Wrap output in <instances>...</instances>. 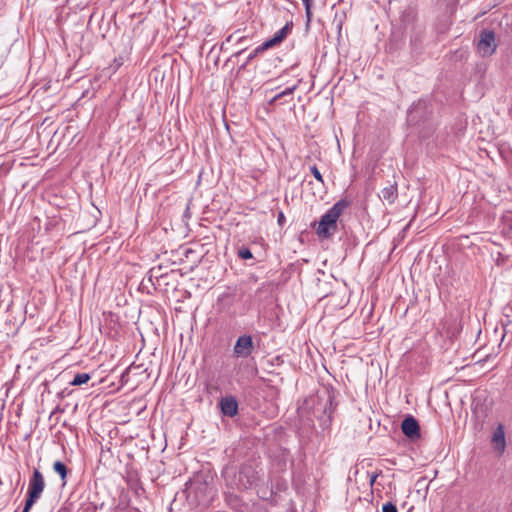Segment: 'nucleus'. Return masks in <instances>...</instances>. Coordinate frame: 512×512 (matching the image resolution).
<instances>
[{
	"mask_svg": "<svg viewBox=\"0 0 512 512\" xmlns=\"http://www.w3.org/2000/svg\"><path fill=\"white\" fill-rule=\"evenodd\" d=\"M348 202L339 200L322 217L316 228V233L321 238H329L337 231V222Z\"/></svg>",
	"mask_w": 512,
	"mask_h": 512,
	"instance_id": "f257e3e1",
	"label": "nucleus"
},
{
	"mask_svg": "<svg viewBox=\"0 0 512 512\" xmlns=\"http://www.w3.org/2000/svg\"><path fill=\"white\" fill-rule=\"evenodd\" d=\"M45 486L46 484L43 474L38 469H34L33 474L29 480L27 498L24 506L31 509L32 506L41 497Z\"/></svg>",
	"mask_w": 512,
	"mask_h": 512,
	"instance_id": "f03ea898",
	"label": "nucleus"
},
{
	"mask_svg": "<svg viewBox=\"0 0 512 512\" xmlns=\"http://www.w3.org/2000/svg\"><path fill=\"white\" fill-rule=\"evenodd\" d=\"M479 53L483 56H491L496 50L495 34L490 30H483L480 33L477 44Z\"/></svg>",
	"mask_w": 512,
	"mask_h": 512,
	"instance_id": "7ed1b4c3",
	"label": "nucleus"
},
{
	"mask_svg": "<svg viewBox=\"0 0 512 512\" xmlns=\"http://www.w3.org/2000/svg\"><path fill=\"white\" fill-rule=\"evenodd\" d=\"M234 354L239 358H246L251 355L253 351V340L250 335L240 336L234 346Z\"/></svg>",
	"mask_w": 512,
	"mask_h": 512,
	"instance_id": "20e7f679",
	"label": "nucleus"
},
{
	"mask_svg": "<svg viewBox=\"0 0 512 512\" xmlns=\"http://www.w3.org/2000/svg\"><path fill=\"white\" fill-rule=\"evenodd\" d=\"M401 429L403 434L412 440L420 437V427L413 416H407L402 421Z\"/></svg>",
	"mask_w": 512,
	"mask_h": 512,
	"instance_id": "39448f33",
	"label": "nucleus"
},
{
	"mask_svg": "<svg viewBox=\"0 0 512 512\" xmlns=\"http://www.w3.org/2000/svg\"><path fill=\"white\" fill-rule=\"evenodd\" d=\"M290 30V25L286 24L284 27L278 30L272 38L266 40L264 43L258 46V51H265L280 44L287 37Z\"/></svg>",
	"mask_w": 512,
	"mask_h": 512,
	"instance_id": "423d86ee",
	"label": "nucleus"
},
{
	"mask_svg": "<svg viewBox=\"0 0 512 512\" xmlns=\"http://www.w3.org/2000/svg\"><path fill=\"white\" fill-rule=\"evenodd\" d=\"M221 411L224 415L233 417L237 414L238 403L233 397H225L220 402Z\"/></svg>",
	"mask_w": 512,
	"mask_h": 512,
	"instance_id": "0eeeda50",
	"label": "nucleus"
},
{
	"mask_svg": "<svg viewBox=\"0 0 512 512\" xmlns=\"http://www.w3.org/2000/svg\"><path fill=\"white\" fill-rule=\"evenodd\" d=\"M492 442L495 444V449L502 453L506 446L505 433L502 425H499L493 433Z\"/></svg>",
	"mask_w": 512,
	"mask_h": 512,
	"instance_id": "6e6552de",
	"label": "nucleus"
},
{
	"mask_svg": "<svg viewBox=\"0 0 512 512\" xmlns=\"http://www.w3.org/2000/svg\"><path fill=\"white\" fill-rule=\"evenodd\" d=\"M381 197L388 203H393L397 197V187L395 185H389L381 190Z\"/></svg>",
	"mask_w": 512,
	"mask_h": 512,
	"instance_id": "1a4fd4ad",
	"label": "nucleus"
},
{
	"mask_svg": "<svg viewBox=\"0 0 512 512\" xmlns=\"http://www.w3.org/2000/svg\"><path fill=\"white\" fill-rule=\"evenodd\" d=\"M53 470L60 476L62 484L65 485L67 482L68 474V469L66 465L61 461H55L53 464Z\"/></svg>",
	"mask_w": 512,
	"mask_h": 512,
	"instance_id": "9d476101",
	"label": "nucleus"
},
{
	"mask_svg": "<svg viewBox=\"0 0 512 512\" xmlns=\"http://www.w3.org/2000/svg\"><path fill=\"white\" fill-rule=\"evenodd\" d=\"M90 378L91 377L88 373L76 374L74 376L73 380L71 381V385L79 386V385L85 384L90 380Z\"/></svg>",
	"mask_w": 512,
	"mask_h": 512,
	"instance_id": "9b49d317",
	"label": "nucleus"
},
{
	"mask_svg": "<svg viewBox=\"0 0 512 512\" xmlns=\"http://www.w3.org/2000/svg\"><path fill=\"white\" fill-rule=\"evenodd\" d=\"M302 1H303L304 6H305V12H306L307 20L310 21L311 17H312L311 7H312V4H313V0H302Z\"/></svg>",
	"mask_w": 512,
	"mask_h": 512,
	"instance_id": "f8f14e48",
	"label": "nucleus"
},
{
	"mask_svg": "<svg viewBox=\"0 0 512 512\" xmlns=\"http://www.w3.org/2000/svg\"><path fill=\"white\" fill-rule=\"evenodd\" d=\"M302 1H303L304 6H305V12H306L307 20L310 21L311 17H312L311 7H312V4H313V0H302Z\"/></svg>",
	"mask_w": 512,
	"mask_h": 512,
	"instance_id": "ddd939ff",
	"label": "nucleus"
},
{
	"mask_svg": "<svg viewBox=\"0 0 512 512\" xmlns=\"http://www.w3.org/2000/svg\"><path fill=\"white\" fill-rule=\"evenodd\" d=\"M238 255L241 259L244 260L251 259L253 257L251 251L248 248H241L238 252Z\"/></svg>",
	"mask_w": 512,
	"mask_h": 512,
	"instance_id": "4468645a",
	"label": "nucleus"
},
{
	"mask_svg": "<svg viewBox=\"0 0 512 512\" xmlns=\"http://www.w3.org/2000/svg\"><path fill=\"white\" fill-rule=\"evenodd\" d=\"M310 171L319 182L323 183V177L315 165L310 167Z\"/></svg>",
	"mask_w": 512,
	"mask_h": 512,
	"instance_id": "2eb2a0df",
	"label": "nucleus"
},
{
	"mask_svg": "<svg viewBox=\"0 0 512 512\" xmlns=\"http://www.w3.org/2000/svg\"><path fill=\"white\" fill-rule=\"evenodd\" d=\"M382 512H397V508L393 503L387 502L383 505Z\"/></svg>",
	"mask_w": 512,
	"mask_h": 512,
	"instance_id": "dca6fc26",
	"label": "nucleus"
},
{
	"mask_svg": "<svg viewBox=\"0 0 512 512\" xmlns=\"http://www.w3.org/2000/svg\"><path fill=\"white\" fill-rule=\"evenodd\" d=\"M296 87L297 86L294 85V86L289 87V88L283 90L282 92H280L279 94L281 95V98L293 94V92L295 91Z\"/></svg>",
	"mask_w": 512,
	"mask_h": 512,
	"instance_id": "f3484780",
	"label": "nucleus"
},
{
	"mask_svg": "<svg viewBox=\"0 0 512 512\" xmlns=\"http://www.w3.org/2000/svg\"><path fill=\"white\" fill-rule=\"evenodd\" d=\"M262 51H258V47L254 49V51L248 56L247 61H251L254 57H256Z\"/></svg>",
	"mask_w": 512,
	"mask_h": 512,
	"instance_id": "a211bd4d",
	"label": "nucleus"
},
{
	"mask_svg": "<svg viewBox=\"0 0 512 512\" xmlns=\"http://www.w3.org/2000/svg\"><path fill=\"white\" fill-rule=\"evenodd\" d=\"M279 99H281V95L278 93L270 100V104L275 103Z\"/></svg>",
	"mask_w": 512,
	"mask_h": 512,
	"instance_id": "6ab92c4d",
	"label": "nucleus"
},
{
	"mask_svg": "<svg viewBox=\"0 0 512 512\" xmlns=\"http://www.w3.org/2000/svg\"><path fill=\"white\" fill-rule=\"evenodd\" d=\"M283 218H284L283 213H280V214H279V217H278V221H279V222H281V221L283 220Z\"/></svg>",
	"mask_w": 512,
	"mask_h": 512,
	"instance_id": "aec40b11",
	"label": "nucleus"
},
{
	"mask_svg": "<svg viewBox=\"0 0 512 512\" xmlns=\"http://www.w3.org/2000/svg\"><path fill=\"white\" fill-rule=\"evenodd\" d=\"M30 511V508H27L26 506H24V509L22 512H29Z\"/></svg>",
	"mask_w": 512,
	"mask_h": 512,
	"instance_id": "412c9836",
	"label": "nucleus"
},
{
	"mask_svg": "<svg viewBox=\"0 0 512 512\" xmlns=\"http://www.w3.org/2000/svg\"><path fill=\"white\" fill-rule=\"evenodd\" d=\"M30 511V508H27L26 506H24V509L22 512H29Z\"/></svg>",
	"mask_w": 512,
	"mask_h": 512,
	"instance_id": "4be33fe9",
	"label": "nucleus"
},
{
	"mask_svg": "<svg viewBox=\"0 0 512 512\" xmlns=\"http://www.w3.org/2000/svg\"><path fill=\"white\" fill-rule=\"evenodd\" d=\"M375 481V476L371 477V484Z\"/></svg>",
	"mask_w": 512,
	"mask_h": 512,
	"instance_id": "5701e85b",
	"label": "nucleus"
}]
</instances>
